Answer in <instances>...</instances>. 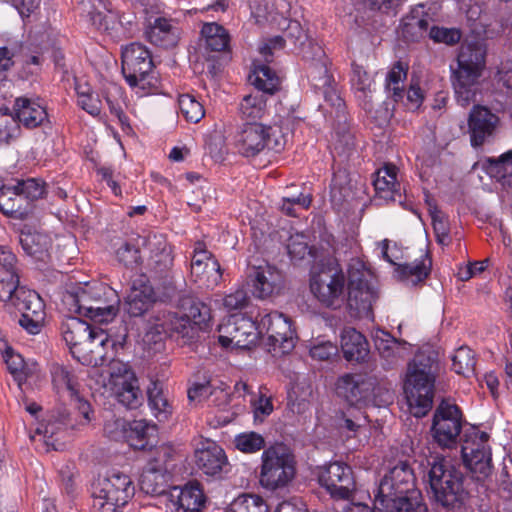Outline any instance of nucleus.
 I'll list each match as a JSON object with an SVG mask.
<instances>
[{
    "label": "nucleus",
    "mask_w": 512,
    "mask_h": 512,
    "mask_svg": "<svg viewBox=\"0 0 512 512\" xmlns=\"http://www.w3.org/2000/svg\"><path fill=\"white\" fill-rule=\"evenodd\" d=\"M19 289H25L19 286V277L17 274L0 276V300L13 306L16 300V293Z\"/></svg>",
    "instance_id": "57"
},
{
    "label": "nucleus",
    "mask_w": 512,
    "mask_h": 512,
    "mask_svg": "<svg viewBox=\"0 0 512 512\" xmlns=\"http://www.w3.org/2000/svg\"><path fill=\"white\" fill-rule=\"evenodd\" d=\"M247 284L252 286L255 297L266 299L281 289L283 276L280 270L266 261L250 263L247 268Z\"/></svg>",
    "instance_id": "16"
},
{
    "label": "nucleus",
    "mask_w": 512,
    "mask_h": 512,
    "mask_svg": "<svg viewBox=\"0 0 512 512\" xmlns=\"http://www.w3.org/2000/svg\"><path fill=\"white\" fill-rule=\"evenodd\" d=\"M183 315L198 328V331L207 327L211 319V309L198 299L188 297L181 301Z\"/></svg>",
    "instance_id": "43"
},
{
    "label": "nucleus",
    "mask_w": 512,
    "mask_h": 512,
    "mask_svg": "<svg viewBox=\"0 0 512 512\" xmlns=\"http://www.w3.org/2000/svg\"><path fill=\"white\" fill-rule=\"evenodd\" d=\"M134 494L130 477L120 472H112L99 477L92 485L94 512H119Z\"/></svg>",
    "instance_id": "5"
},
{
    "label": "nucleus",
    "mask_w": 512,
    "mask_h": 512,
    "mask_svg": "<svg viewBox=\"0 0 512 512\" xmlns=\"http://www.w3.org/2000/svg\"><path fill=\"white\" fill-rule=\"evenodd\" d=\"M157 432L156 425L146 420H134L128 423L125 440L135 450H146Z\"/></svg>",
    "instance_id": "37"
},
{
    "label": "nucleus",
    "mask_w": 512,
    "mask_h": 512,
    "mask_svg": "<svg viewBox=\"0 0 512 512\" xmlns=\"http://www.w3.org/2000/svg\"><path fill=\"white\" fill-rule=\"evenodd\" d=\"M70 413L66 408H59L56 414H52L47 420L46 424H42L37 428L36 432L42 434L44 437V443L48 447H52L54 450L57 449L56 443L53 440V436L64 426L70 425Z\"/></svg>",
    "instance_id": "44"
},
{
    "label": "nucleus",
    "mask_w": 512,
    "mask_h": 512,
    "mask_svg": "<svg viewBox=\"0 0 512 512\" xmlns=\"http://www.w3.org/2000/svg\"><path fill=\"white\" fill-rule=\"evenodd\" d=\"M260 326L266 331V345L274 356H282L293 350L295 332L288 317L276 311L271 312L262 317Z\"/></svg>",
    "instance_id": "10"
},
{
    "label": "nucleus",
    "mask_w": 512,
    "mask_h": 512,
    "mask_svg": "<svg viewBox=\"0 0 512 512\" xmlns=\"http://www.w3.org/2000/svg\"><path fill=\"white\" fill-rule=\"evenodd\" d=\"M452 370L466 378L474 375L476 359L474 352L467 346L459 347L451 357Z\"/></svg>",
    "instance_id": "49"
},
{
    "label": "nucleus",
    "mask_w": 512,
    "mask_h": 512,
    "mask_svg": "<svg viewBox=\"0 0 512 512\" xmlns=\"http://www.w3.org/2000/svg\"><path fill=\"white\" fill-rule=\"evenodd\" d=\"M138 242L149 252L147 265L156 276L166 273L173 264L172 248L162 234L139 238Z\"/></svg>",
    "instance_id": "23"
},
{
    "label": "nucleus",
    "mask_w": 512,
    "mask_h": 512,
    "mask_svg": "<svg viewBox=\"0 0 512 512\" xmlns=\"http://www.w3.org/2000/svg\"><path fill=\"white\" fill-rule=\"evenodd\" d=\"M461 456L465 468L475 480L483 481L491 475L492 455L487 445H482L481 442L470 443L469 439H464Z\"/></svg>",
    "instance_id": "19"
},
{
    "label": "nucleus",
    "mask_w": 512,
    "mask_h": 512,
    "mask_svg": "<svg viewBox=\"0 0 512 512\" xmlns=\"http://www.w3.org/2000/svg\"><path fill=\"white\" fill-rule=\"evenodd\" d=\"M318 481L336 499L347 500L355 491L353 471L343 462H331L319 467Z\"/></svg>",
    "instance_id": "13"
},
{
    "label": "nucleus",
    "mask_w": 512,
    "mask_h": 512,
    "mask_svg": "<svg viewBox=\"0 0 512 512\" xmlns=\"http://www.w3.org/2000/svg\"><path fill=\"white\" fill-rule=\"evenodd\" d=\"M235 446L244 453H254L265 446L263 436L256 432L241 433L235 438Z\"/></svg>",
    "instance_id": "56"
},
{
    "label": "nucleus",
    "mask_w": 512,
    "mask_h": 512,
    "mask_svg": "<svg viewBox=\"0 0 512 512\" xmlns=\"http://www.w3.org/2000/svg\"><path fill=\"white\" fill-rule=\"evenodd\" d=\"M5 362L10 373L20 384L26 377V365L22 356L8 349L5 352Z\"/></svg>",
    "instance_id": "62"
},
{
    "label": "nucleus",
    "mask_w": 512,
    "mask_h": 512,
    "mask_svg": "<svg viewBox=\"0 0 512 512\" xmlns=\"http://www.w3.org/2000/svg\"><path fill=\"white\" fill-rule=\"evenodd\" d=\"M429 37L437 43L454 45L461 39V33L457 29L440 28L433 26L429 29Z\"/></svg>",
    "instance_id": "63"
},
{
    "label": "nucleus",
    "mask_w": 512,
    "mask_h": 512,
    "mask_svg": "<svg viewBox=\"0 0 512 512\" xmlns=\"http://www.w3.org/2000/svg\"><path fill=\"white\" fill-rule=\"evenodd\" d=\"M486 168L492 176L499 179L512 176V150L503 153L499 157L487 158Z\"/></svg>",
    "instance_id": "54"
},
{
    "label": "nucleus",
    "mask_w": 512,
    "mask_h": 512,
    "mask_svg": "<svg viewBox=\"0 0 512 512\" xmlns=\"http://www.w3.org/2000/svg\"><path fill=\"white\" fill-rule=\"evenodd\" d=\"M139 238L143 237L137 236L130 241L123 242L116 251L118 261L127 268H134L141 262L140 249L144 246L141 242H138Z\"/></svg>",
    "instance_id": "50"
},
{
    "label": "nucleus",
    "mask_w": 512,
    "mask_h": 512,
    "mask_svg": "<svg viewBox=\"0 0 512 512\" xmlns=\"http://www.w3.org/2000/svg\"><path fill=\"white\" fill-rule=\"evenodd\" d=\"M227 512H269V508L262 497L243 494L232 501Z\"/></svg>",
    "instance_id": "51"
},
{
    "label": "nucleus",
    "mask_w": 512,
    "mask_h": 512,
    "mask_svg": "<svg viewBox=\"0 0 512 512\" xmlns=\"http://www.w3.org/2000/svg\"><path fill=\"white\" fill-rule=\"evenodd\" d=\"M287 251L292 260H303L306 255H311L312 250L308 246L306 237L302 234L290 236L287 243Z\"/></svg>",
    "instance_id": "59"
},
{
    "label": "nucleus",
    "mask_w": 512,
    "mask_h": 512,
    "mask_svg": "<svg viewBox=\"0 0 512 512\" xmlns=\"http://www.w3.org/2000/svg\"><path fill=\"white\" fill-rule=\"evenodd\" d=\"M387 471L376 489L375 500L388 499L416 490V477L407 460L390 462Z\"/></svg>",
    "instance_id": "11"
},
{
    "label": "nucleus",
    "mask_w": 512,
    "mask_h": 512,
    "mask_svg": "<svg viewBox=\"0 0 512 512\" xmlns=\"http://www.w3.org/2000/svg\"><path fill=\"white\" fill-rule=\"evenodd\" d=\"M432 260L428 252H424L419 260L412 263L400 264L395 268L396 277L407 284L417 285L428 278L431 272Z\"/></svg>",
    "instance_id": "34"
},
{
    "label": "nucleus",
    "mask_w": 512,
    "mask_h": 512,
    "mask_svg": "<svg viewBox=\"0 0 512 512\" xmlns=\"http://www.w3.org/2000/svg\"><path fill=\"white\" fill-rule=\"evenodd\" d=\"M155 301V294L151 286H133L125 303V310L132 317H139L149 311Z\"/></svg>",
    "instance_id": "38"
},
{
    "label": "nucleus",
    "mask_w": 512,
    "mask_h": 512,
    "mask_svg": "<svg viewBox=\"0 0 512 512\" xmlns=\"http://www.w3.org/2000/svg\"><path fill=\"white\" fill-rule=\"evenodd\" d=\"M13 307L21 313L19 324L30 334L40 332L45 319V305L34 290L19 289Z\"/></svg>",
    "instance_id": "15"
},
{
    "label": "nucleus",
    "mask_w": 512,
    "mask_h": 512,
    "mask_svg": "<svg viewBox=\"0 0 512 512\" xmlns=\"http://www.w3.org/2000/svg\"><path fill=\"white\" fill-rule=\"evenodd\" d=\"M311 57L305 52V59L308 60L307 68L308 78L312 86L316 89H322L329 84H333L334 80L328 71V58L324 50L318 45L309 44Z\"/></svg>",
    "instance_id": "29"
},
{
    "label": "nucleus",
    "mask_w": 512,
    "mask_h": 512,
    "mask_svg": "<svg viewBox=\"0 0 512 512\" xmlns=\"http://www.w3.org/2000/svg\"><path fill=\"white\" fill-rule=\"evenodd\" d=\"M50 373L53 386L58 392L67 390L71 395H76L78 392V380L70 369L58 363H54L51 366Z\"/></svg>",
    "instance_id": "48"
},
{
    "label": "nucleus",
    "mask_w": 512,
    "mask_h": 512,
    "mask_svg": "<svg viewBox=\"0 0 512 512\" xmlns=\"http://www.w3.org/2000/svg\"><path fill=\"white\" fill-rule=\"evenodd\" d=\"M177 452L171 444L151 445L146 449V468L172 473Z\"/></svg>",
    "instance_id": "35"
},
{
    "label": "nucleus",
    "mask_w": 512,
    "mask_h": 512,
    "mask_svg": "<svg viewBox=\"0 0 512 512\" xmlns=\"http://www.w3.org/2000/svg\"><path fill=\"white\" fill-rule=\"evenodd\" d=\"M90 325L79 318L72 317L62 325V334L69 346L72 356L85 365L92 364V357H87L86 345L89 342Z\"/></svg>",
    "instance_id": "22"
},
{
    "label": "nucleus",
    "mask_w": 512,
    "mask_h": 512,
    "mask_svg": "<svg viewBox=\"0 0 512 512\" xmlns=\"http://www.w3.org/2000/svg\"><path fill=\"white\" fill-rule=\"evenodd\" d=\"M257 328L251 318L231 315L218 326V341L222 347L250 349L257 339Z\"/></svg>",
    "instance_id": "14"
},
{
    "label": "nucleus",
    "mask_w": 512,
    "mask_h": 512,
    "mask_svg": "<svg viewBox=\"0 0 512 512\" xmlns=\"http://www.w3.org/2000/svg\"><path fill=\"white\" fill-rule=\"evenodd\" d=\"M377 298V292L370 284L350 288L348 289L347 306L355 317H368Z\"/></svg>",
    "instance_id": "33"
},
{
    "label": "nucleus",
    "mask_w": 512,
    "mask_h": 512,
    "mask_svg": "<svg viewBox=\"0 0 512 512\" xmlns=\"http://www.w3.org/2000/svg\"><path fill=\"white\" fill-rule=\"evenodd\" d=\"M375 378L362 374H345L336 382V393L350 405L368 400L375 390Z\"/></svg>",
    "instance_id": "20"
},
{
    "label": "nucleus",
    "mask_w": 512,
    "mask_h": 512,
    "mask_svg": "<svg viewBox=\"0 0 512 512\" xmlns=\"http://www.w3.org/2000/svg\"><path fill=\"white\" fill-rule=\"evenodd\" d=\"M19 242L27 255L39 260L43 259L50 246L49 238L39 232L22 231Z\"/></svg>",
    "instance_id": "45"
},
{
    "label": "nucleus",
    "mask_w": 512,
    "mask_h": 512,
    "mask_svg": "<svg viewBox=\"0 0 512 512\" xmlns=\"http://www.w3.org/2000/svg\"><path fill=\"white\" fill-rule=\"evenodd\" d=\"M345 275L336 267L322 268L312 274L310 290L315 298L328 308L340 307L344 300Z\"/></svg>",
    "instance_id": "9"
},
{
    "label": "nucleus",
    "mask_w": 512,
    "mask_h": 512,
    "mask_svg": "<svg viewBox=\"0 0 512 512\" xmlns=\"http://www.w3.org/2000/svg\"><path fill=\"white\" fill-rule=\"evenodd\" d=\"M289 135V128H284L282 124L265 126V141L267 142L266 148L275 152L282 151L288 142Z\"/></svg>",
    "instance_id": "53"
},
{
    "label": "nucleus",
    "mask_w": 512,
    "mask_h": 512,
    "mask_svg": "<svg viewBox=\"0 0 512 512\" xmlns=\"http://www.w3.org/2000/svg\"><path fill=\"white\" fill-rule=\"evenodd\" d=\"M236 146L240 154L252 157L267 146L265 141V126L258 123H248L236 136Z\"/></svg>",
    "instance_id": "30"
},
{
    "label": "nucleus",
    "mask_w": 512,
    "mask_h": 512,
    "mask_svg": "<svg viewBox=\"0 0 512 512\" xmlns=\"http://www.w3.org/2000/svg\"><path fill=\"white\" fill-rule=\"evenodd\" d=\"M378 512H428L427 504L419 489L388 499L375 500Z\"/></svg>",
    "instance_id": "27"
},
{
    "label": "nucleus",
    "mask_w": 512,
    "mask_h": 512,
    "mask_svg": "<svg viewBox=\"0 0 512 512\" xmlns=\"http://www.w3.org/2000/svg\"><path fill=\"white\" fill-rule=\"evenodd\" d=\"M79 106L92 116H98L101 112V100L92 92L82 91L81 84L76 86Z\"/></svg>",
    "instance_id": "60"
},
{
    "label": "nucleus",
    "mask_w": 512,
    "mask_h": 512,
    "mask_svg": "<svg viewBox=\"0 0 512 512\" xmlns=\"http://www.w3.org/2000/svg\"><path fill=\"white\" fill-rule=\"evenodd\" d=\"M170 498L178 512H202L206 504V496L197 481L189 482L183 487H173Z\"/></svg>",
    "instance_id": "26"
},
{
    "label": "nucleus",
    "mask_w": 512,
    "mask_h": 512,
    "mask_svg": "<svg viewBox=\"0 0 512 512\" xmlns=\"http://www.w3.org/2000/svg\"><path fill=\"white\" fill-rule=\"evenodd\" d=\"M485 66V53L478 45H462L457 56V65H451V81L457 102L467 106L474 101L477 82Z\"/></svg>",
    "instance_id": "4"
},
{
    "label": "nucleus",
    "mask_w": 512,
    "mask_h": 512,
    "mask_svg": "<svg viewBox=\"0 0 512 512\" xmlns=\"http://www.w3.org/2000/svg\"><path fill=\"white\" fill-rule=\"evenodd\" d=\"M154 327L158 333H164L171 338L183 339L186 344L198 337V328L183 314L159 311L154 316Z\"/></svg>",
    "instance_id": "21"
},
{
    "label": "nucleus",
    "mask_w": 512,
    "mask_h": 512,
    "mask_svg": "<svg viewBox=\"0 0 512 512\" xmlns=\"http://www.w3.org/2000/svg\"><path fill=\"white\" fill-rule=\"evenodd\" d=\"M463 415L456 404L443 400L436 408L432 421L435 442L442 448L456 447L462 431Z\"/></svg>",
    "instance_id": "7"
},
{
    "label": "nucleus",
    "mask_w": 512,
    "mask_h": 512,
    "mask_svg": "<svg viewBox=\"0 0 512 512\" xmlns=\"http://www.w3.org/2000/svg\"><path fill=\"white\" fill-rule=\"evenodd\" d=\"M439 369L438 354L433 350L419 351L408 364L404 393L415 417H423L431 410Z\"/></svg>",
    "instance_id": "1"
},
{
    "label": "nucleus",
    "mask_w": 512,
    "mask_h": 512,
    "mask_svg": "<svg viewBox=\"0 0 512 512\" xmlns=\"http://www.w3.org/2000/svg\"><path fill=\"white\" fill-rule=\"evenodd\" d=\"M343 357L348 362L362 363L369 355V344L366 338L356 329L346 327L340 335Z\"/></svg>",
    "instance_id": "31"
},
{
    "label": "nucleus",
    "mask_w": 512,
    "mask_h": 512,
    "mask_svg": "<svg viewBox=\"0 0 512 512\" xmlns=\"http://www.w3.org/2000/svg\"><path fill=\"white\" fill-rule=\"evenodd\" d=\"M295 475L294 456L283 443L266 448L262 454L260 483L263 487L276 490L286 486Z\"/></svg>",
    "instance_id": "6"
},
{
    "label": "nucleus",
    "mask_w": 512,
    "mask_h": 512,
    "mask_svg": "<svg viewBox=\"0 0 512 512\" xmlns=\"http://www.w3.org/2000/svg\"><path fill=\"white\" fill-rule=\"evenodd\" d=\"M499 123V117L485 106H474L468 118L471 144L479 147L492 137Z\"/></svg>",
    "instance_id": "24"
},
{
    "label": "nucleus",
    "mask_w": 512,
    "mask_h": 512,
    "mask_svg": "<svg viewBox=\"0 0 512 512\" xmlns=\"http://www.w3.org/2000/svg\"><path fill=\"white\" fill-rule=\"evenodd\" d=\"M62 301L70 312L99 323L113 320L118 312L116 291L98 282L85 283L67 290Z\"/></svg>",
    "instance_id": "2"
},
{
    "label": "nucleus",
    "mask_w": 512,
    "mask_h": 512,
    "mask_svg": "<svg viewBox=\"0 0 512 512\" xmlns=\"http://www.w3.org/2000/svg\"><path fill=\"white\" fill-rule=\"evenodd\" d=\"M14 111L18 121L29 129L36 128L48 121L46 109L27 97H19L15 100Z\"/></svg>",
    "instance_id": "32"
},
{
    "label": "nucleus",
    "mask_w": 512,
    "mask_h": 512,
    "mask_svg": "<svg viewBox=\"0 0 512 512\" xmlns=\"http://www.w3.org/2000/svg\"><path fill=\"white\" fill-rule=\"evenodd\" d=\"M429 32V20L421 17L417 9L402 19L401 36L410 42H418Z\"/></svg>",
    "instance_id": "41"
},
{
    "label": "nucleus",
    "mask_w": 512,
    "mask_h": 512,
    "mask_svg": "<svg viewBox=\"0 0 512 512\" xmlns=\"http://www.w3.org/2000/svg\"><path fill=\"white\" fill-rule=\"evenodd\" d=\"M89 342L86 345L87 357H92V364H97V357L102 358V349L109 342V335L101 328H89Z\"/></svg>",
    "instance_id": "55"
},
{
    "label": "nucleus",
    "mask_w": 512,
    "mask_h": 512,
    "mask_svg": "<svg viewBox=\"0 0 512 512\" xmlns=\"http://www.w3.org/2000/svg\"><path fill=\"white\" fill-rule=\"evenodd\" d=\"M148 402L154 416L160 421H166L172 414V406L163 393L162 387L158 382H152L147 390Z\"/></svg>",
    "instance_id": "46"
},
{
    "label": "nucleus",
    "mask_w": 512,
    "mask_h": 512,
    "mask_svg": "<svg viewBox=\"0 0 512 512\" xmlns=\"http://www.w3.org/2000/svg\"><path fill=\"white\" fill-rule=\"evenodd\" d=\"M171 478L172 473H163L161 470L144 467L139 480L140 489L151 496L164 495L170 488Z\"/></svg>",
    "instance_id": "39"
},
{
    "label": "nucleus",
    "mask_w": 512,
    "mask_h": 512,
    "mask_svg": "<svg viewBox=\"0 0 512 512\" xmlns=\"http://www.w3.org/2000/svg\"><path fill=\"white\" fill-rule=\"evenodd\" d=\"M267 107V96L259 91L243 97L239 104V115L242 120L253 123L261 119Z\"/></svg>",
    "instance_id": "42"
},
{
    "label": "nucleus",
    "mask_w": 512,
    "mask_h": 512,
    "mask_svg": "<svg viewBox=\"0 0 512 512\" xmlns=\"http://www.w3.org/2000/svg\"><path fill=\"white\" fill-rule=\"evenodd\" d=\"M178 104L182 115L188 122L197 123L205 115L203 105L190 94L180 95Z\"/></svg>",
    "instance_id": "52"
},
{
    "label": "nucleus",
    "mask_w": 512,
    "mask_h": 512,
    "mask_svg": "<svg viewBox=\"0 0 512 512\" xmlns=\"http://www.w3.org/2000/svg\"><path fill=\"white\" fill-rule=\"evenodd\" d=\"M0 211L11 218L24 220L33 211V204L25 199L17 185L0 188Z\"/></svg>",
    "instance_id": "28"
},
{
    "label": "nucleus",
    "mask_w": 512,
    "mask_h": 512,
    "mask_svg": "<svg viewBox=\"0 0 512 512\" xmlns=\"http://www.w3.org/2000/svg\"><path fill=\"white\" fill-rule=\"evenodd\" d=\"M153 61L150 52L140 43H132L122 52V73L130 86L142 89L150 85Z\"/></svg>",
    "instance_id": "12"
},
{
    "label": "nucleus",
    "mask_w": 512,
    "mask_h": 512,
    "mask_svg": "<svg viewBox=\"0 0 512 512\" xmlns=\"http://www.w3.org/2000/svg\"><path fill=\"white\" fill-rule=\"evenodd\" d=\"M201 34L205 39L206 48L210 51H224L229 44L227 31L217 23H207L202 27Z\"/></svg>",
    "instance_id": "47"
},
{
    "label": "nucleus",
    "mask_w": 512,
    "mask_h": 512,
    "mask_svg": "<svg viewBox=\"0 0 512 512\" xmlns=\"http://www.w3.org/2000/svg\"><path fill=\"white\" fill-rule=\"evenodd\" d=\"M428 483L433 500L446 510H462L469 498L464 486L465 476L459 467L444 457H434L428 462Z\"/></svg>",
    "instance_id": "3"
},
{
    "label": "nucleus",
    "mask_w": 512,
    "mask_h": 512,
    "mask_svg": "<svg viewBox=\"0 0 512 512\" xmlns=\"http://www.w3.org/2000/svg\"><path fill=\"white\" fill-rule=\"evenodd\" d=\"M197 469L213 479H222L230 470L225 451L215 442L206 440L195 451Z\"/></svg>",
    "instance_id": "17"
},
{
    "label": "nucleus",
    "mask_w": 512,
    "mask_h": 512,
    "mask_svg": "<svg viewBox=\"0 0 512 512\" xmlns=\"http://www.w3.org/2000/svg\"><path fill=\"white\" fill-rule=\"evenodd\" d=\"M285 39L283 36H274L262 41L259 52L266 64L253 62V70L249 74L250 83L264 95H273L280 88V78L267 64L272 62L274 53L284 48Z\"/></svg>",
    "instance_id": "8"
},
{
    "label": "nucleus",
    "mask_w": 512,
    "mask_h": 512,
    "mask_svg": "<svg viewBox=\"0 0 512 512\" xmlns=\"http://www.w3.org/2000/svg\"><path fill=\"white\" fill-rule=\"evenodd\" d=\"M17 188L21 191L25 199L31 203L41 198L45 193V182L36 178L17 181Z\"/></svg>",
    "instance_id": "58"
},
{
    "label": "nucleus",
    "mask_w": 512,
    "mask_h": 512,
    "mask_svg": "<svg viewBox=\"0 0 512 512\" xmlns=\"http://www.w3.org/2000/svg\"><path fill=\"white\" fill-rule=\"evenodd\" d=\"M114 394L117 401L127 409H136L143 402V394L136 378L119 377L114 381Z\"/></svg>",
    "instance_id": "36"
},
{
    "label": "nucleus",
    "mask_w": 512,
    "mask_h": 512,
    "mask_svg": "<svg viewBox=\"0 0 512 512\" xmlns=\"http://www.w3.org/2000/svg\"><path fill=\"white\" fill-rule=\"evenodd\" d=\"M128 423L123 418H111L104 424V434L114 441L125 440Z\"/></svg>",
    "instance_id": "64"
},
{
    "label": "nucleus",
    "mask_w": 512,
    "mask_h": 512,
    "mask_svg": "<svg viewBox=\"0 0 512 512\" xmlns=\"http://www.w3.org/2000/svg\"><path fill=\"white\" fill-rule=\"evenodd\" d=\"M376 193L385 200L396 201V195L400 197V184L396 181V167L385 165L376 172L373 181Z\"/></svg>",
    "instance_id": "40"
},
{
    "label": "nucleus",
    "mask_w": 512,
    "mask_h": 512,
    "mask_svg": "<svg viewBox=\"0 0 512 512\" xmlns=\"http://www.w3.org/2000/svg\"><path fill=\"white\" fill-rule=\"evenodd\" d=\"M144 35L151 44L164 49L174 48L180 39L179 28L172 20L161 16L147 19Z\"/></svg>",
    "instance_id": "25"
},
{
    "label": "nucleus",
    "mask_w": 512,
    "mask_h": 512,
    "mask_svg": "<svg viewBox=\"0 0 512 512\" xmlns=\"http://www.w3.org/2000/svg\"><path fill=\"white\" fill-rule=\"evenodd\" d=\"M379 352L383 360L382 367L386 370L393 369L402 361V350L395 342L392 345L385 344L383 347H379Z\"/></svg>",
    "instance_id": "61"
},
{
    "label": "nucleus",
    "mask_w": 512,
    "mask_h": 512,
    "mask_svg": "<svg viewBox=\"0 0 512 512\" xmlns=\"http://www.w3.org/2000/svg\"><path fill=\"white\" fill-rule=\"evenodd\" d=\"M191 274L207 288L217 286L222 280V269L218 260L206 249L202 241H197L191 261Z\"/></svg>",
    "instance_id": "18"
}]
</instances>
